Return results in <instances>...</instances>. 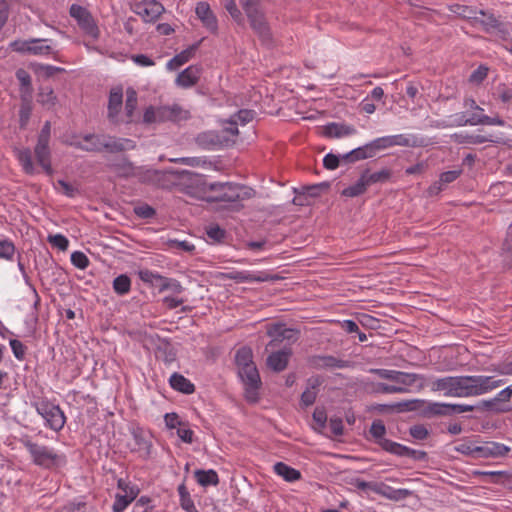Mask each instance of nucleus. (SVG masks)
<instances>
[{
  "label": "nucleus",
  "instance_id": "0eeeda50",
  "mask_svg": "<svg viewBox=\"0 0 512 512\" xmlns=\"http://www.w3.org/2000/svg\"><path fill=\"white\" fill-rule=\"evenodd\" d=\"M474 25L482 29L497 40L512 39V29L508 23L500 22L494 15L482 10L473 17Z\"/></svg>",
  "mask_w": 512,
  "mask_h": 512
},
{
  "label": "nucleus",
  "instance_id": "7c9ffc66",
  "mask_svg": "<svg viewBox=\"0 0 512 512\" xmlns=\"http://www.w3.org/2000/svg\"><path fill=\"white\" fill-rule=\"evenodd\" d=\"M273 469L277 475L288 482H294L301 477V473L298 470L286 465L283 462H277L274 464Z\"/></svg>",
  "mask_w": 512,
  "mask_h": 512
},
{
  "label": "nucleus",
  "instance_id": "b1692460",
  "mask_svg": "<svg viewBox=\"0 0 512 512\" xmlns=\"http://www.w3.org/2000/svg\"><path fill=\"white\" fill-rule=\"evenodd\" d=\"M374 492L392 501L404 500L412 494L408 489H394L384 484L374 487Z\"/></svg>",
  "mask_w": 512,
  "mask_h": 512
},
{
  "label": "nucleus",
  "instance_id": "603ef678",
  "mask_svg": "<svg viewBox=\"0 0 512 512\" xmlns=\"http://www.w3.org/2000/svg\"><path fill=\"white\" fill-rule=\"evenodd\" d=\"M237 125V120L231 117L230 120L227 122V126L224 127V129L219 133L221 135L229 137L231 139L230 143H234V139L238 135Z\"/></svg>",
  "mask_w": 512,
  "mask_h": 512
},
{
  "label": "nucleus",
  "instance_id": "473e14b6",
  "mask_svg": "<svg viewBox=\"0 0 512 512\" xmlns=\"http://www.w3.org/2000/svg\"><path fill=\"white\" fill-rule=\"evenodd\" d=\"M16 157L20 162L23 170L27 174H34L36 172L35 166L32 161L31 151L27 148L15 150Z\"/></svg>",
  "mask_w": 512,
  "mask_h": 512
},
{
  "label": "nucleus",
  "instance_id": "de8ad7c7",
  "mask_svg": "<svg viewBox=\"0 0 512 512\" xmlns=\"http://www.w3.org/2000/svg\"><path fill=\"white\" fill-rule=\"evenodd\" d=\"M138 276L143 282L154 285L156 287L159 286L160 281L163 277V276L159 275L158 273H155L148 269L140 270L138 272Z\"/></svg>",
  "mask_w": 512,
  "mask_h": 512
},
{
  "label": "nucleus",
  "instance_id": "a878e982",
  "mask_svg": "<svg viewBox=\"0 0 512 512\" xmlns=\"http://www.w3.org/2000/svg\"><path fill=\"white\" fill-rule=\"evenodd\" d=\"M238 374L245 385L259 386L260 376L254 363L239 368Z\"/></svg>",
  "mask_w": 512,
  "mask_h": 512
},
{
  "label": "nucleus",
  "instance_id": "79ce46f5",
  "mask_svg": "<svg viewBox=\"0 0 512 512\" xmlns=\"http://www.w3.org/2000/svg\"><path fill=\"white\" fill-rule=\"evenodd\" d=\"M252 357H253V355H252V351L250 348H248V347L240 348L237 351L236 356H235L238 369L241 367L253 364Z\"/></svg>",
  "mask_w": 512,
  "mask_h": 512
},
{
  "label": "nucleus",
  "instance_id": "393cba45",
  "mask_svg": "<svg viewBox=\"0 0 512 512\" xmlns=\"http://www.w3.org/2000/svg\"><path fill=\"white\" fill-rule=\"evenodd\" d=\"M422 377L415 373H406L402 371H397L396 375L393 378V385L396 387H401L405 390V393L408 392V387L416 384Z\"/></svg>",
  "mask_w": 512,
  "mask_h": 512
},
{
  "label": "nucleus",
  "instance_id": "864d4df0",
  "mask_svg": "<svg viewBox=\"0 0 512 512\" xmlns=\"http://www.w3.org/2000/svg\"><path fill=\"white\" fill-rule=\"evenodd\" d=\"M224 7L235 21H237L238 23L242 22V13L238 9L235 0H224Z\"/></svg>",
  "mask_w": 512,
  "mask_h": 512
},
{
  "label": "nucleus",
  "instance_id": "3c124183",
  "mask_svg": "<svg viewBox=\"0 0 512 512\" xmlns=\"http://www.w3.org/2000/svg\"><path fill=\"white\" fill-rule=\"evenodd\" d=\"M502 250L505 260L512 266V224L508 227L507 236L503 243Z\"/></svg>",
  "mask_w": 512,
  "mask_h": 512
},
{
  "label": "nucleus",
  "instance_id": "6e6552de",
  "mask_svg": "<svg viewBox=\"0 0 512 512\" xmlns=\"http://www.w3.org/2000/svg\"><path fill=\"white\" fill-rule=\"evenodd\" d=\"M188 117V111L177 104L157 108L150 106L144 112L143 122L145 124L161 123L165 121L177 122L185 120Z\"/></svg>",
  "mask_w": 512,
  "mask_h": 512
},
{
  "label": "nucleus",
  "instance_id": "a18cd8bd",
  "mask_svg": "<svg viewBox=\"0 0 512 512\" xmlns=\"http://www.w3.org/2000/svg\"><path fill=\"white\" fill-rule=\"evenodd\" d=\"M15 254V246L12 241L7 238H0V258L12 260Z\"/></svg>",
  "mask_w": 512,
  "mask_h": 512
},
{
  "label": "nucleus",
  "instance_id": "69168bd1",
  "mask_svg": "<svg viewBox=\"0 0 512 512\" xmlns=\"http://www.w3.org/2000/svg\"><path fill=\"white\" fill-rule=\"evenodd\" d=\"M391 139L393 142V147L394 146L409 147V146L414 145V142L412 141V139L405 134L391 135Z\"/></svg>",
  "mask_w": 512,
  "mask_h": 512
},
{
  "label": "nucleus",
  "instance_id": "20e7f679",
  "mask_svg": "<svg viewBox=\"0 0 512 512\" xmlns=\"http://www.w3.org/2000/svg\"><path fill=\"white\" fill-rule=\"evenodd\" d=\"M21 443L36 466L50 469L64 466L67 462L66 456L63 453L52 447L36 443L29 436L23 437Z\"/></svg>",
  "mask_w": 512,
  "mask_h": 512
},
{
  "label": "nucleus",
  "instance_id": "09e8293b",
  "mask_svg": "<svg viewBox=\"0 0 512 512\" xmlns=\"http://www.w3.org/2000/svg\"><path fill=\"white\" fill-rule=\"evenodd\" d=\"M158 287L160 291L171 290L172 292L177 294L183 291V287L179 281L165 277H162Z\"/></svg>",
  "mask_w": 512,
  "mask_h": 512
},
{
  "label": "nucleus",
  "instance_id": "0e129e2a",
  "mask_svg": "<svg viewBox=\"0 0 512 512\" xmlns=\"http://www.w3.org/2000/svg\"><path fill=\"white\" fill-rule=\"evenodd\" d=\"M133 437L139 450L149 452L151 444L145 439L141 431L134 430Z\"/></svg>",
  "mask_w": 512,
  "mask_h": 512
},
{
  "label": "nucleus",
  "instance_id": "f704fd0d",
  "mask_svg": "<svg viewBox=\"0 0 512 512\" xmlns=\"http://www.w3.org/2000/svg\"><path fill=\"white\" fill-rule=\"evenodd\" d=\"M362 174L365 177L368 186L376 183L386 182L391 176L390 171L387 169H382L374 173H369V171H365Z\"/></svg>",
  "mask_w": 512,
  "mask_h": 512
},
{
  "label": "nucleus",
  "instance_id": "423d86ee",
  "mask_svg": "<svg viewBox=\"0 0 512 512\" xmlns=\"http://www.w3.org/2000/svg\"><path fill=\"white\" fill-rule=\"evenodd\" d=\"M208 188L210 191L218 192L214 197L216 201L234 203L250 199L254 195L253 189L233 183L213 182L208 185Z\"/></svg>",
  "mask_w": 512,
  "mask_h": 512
},
{
  "label": "nucleus",
  "instance_id": "6ab92c4d",
  "mask_svg": "<svg viewBox=\"0 0 512 512\" xmlns=\"http://www.w3.org/2000/svg\"><path fill=\"white\" fill-rule=\"evenodd\" d=\"M195 12L197 17L201 20L203 25L208 30H210L211 32H215L217 30V19L213 12L211 11L208 3L199 2L196 6Z\"/></svg>",
  "mask_w": 512,
  "mask_h": 512
},
{
  "label": "nucleus",
  "instance_id": "2eb2a0df",
  "mask_svg": "<svg viewBox=\"0 0 512 512\" xmlns=\"http://www.w3.org/2000/svg\"><path fill=\"white\" fill-rule=\"evenodd\" d=\"M221 279L234 280L237 283L265 282L268 276L264 273H252L250 271H230L220 274Z\"/></svg>",
  "mask_w": 512,
  "mask_h": 512
},
{
  "label": "nucleus",
  "instance_id": "a211bd4d",
  "mask_svg": "<svg viewBox=\"0 0 512 512\" xmlns=\"http://www.w3.org/2000/svg\"><path fill=\"white\" fill-rule=\"evenodd\" d=\"M251 27L259 35L264 42H268L271 38L270 28L264 18V15L258 10L252 13L251 16H247Z\"/></svg>",
  "mask_w": 512,
  "mask_h": 512
},
{
  "label": "nucleus",
  "instance_id": "bb28decb",
  "mask_svg": "<svg viewBox=\"0 0 512 512\" xmlns=\"http://www.w3.org/2000/svg\"><path fill=\"white\" fill-rule=\"evenodd\" d=\"M451 139L457 144H471V145L483 144L488 141H491L489 138H487L484 135L469 134L467 132L454 133L451 135Z\"/></svg>",
  "mask_w": 512,
  "mask_h": 512
},
{
  "label": "nucleus",
  "instance_id": "58836bf2",
  "mask_svg": "<svg viewBox=\"0 0 512 512\" xmlns=\"http://www.w3.org/2000/svg\"><path fill=\"white\" fill-rule=\"evenodd\" d=\"M449 125L453 127L477 126V119L475 117H466L464 113H457L449 117Z\"/></svg>",
  "mask_w": 512,
  "mask_h": 512
},
{
  "label": "nucleus",
  "instance_id": "4d7b16f0",
  "mask_svg": "<svg viewBox=\"0 0 512 512\" xmlns=\"http://www.w3.org/2000/svg\"><path fill=\"white\" fill-rule=\"evenodd\" d=\"M313 421L315 423L313 428L317 431H321L326 426L327 415L325 411L318 408L315 409L313 412Z\"/></svg>",
  "mask_w": 512,
  "mask_h": 512
},
{
  "label": "nucleus",
  "instance_id": "e433bc0d",
  "mask_svg": "<svg viewBox=\"0 0 512 512\" xmlns=\"http://www.w3.org/2000/svg\"><path fill=\"white\" fill-rule=\"evenodd\" d=\"M455 450L461 454L478 458L479 445L470 440H462L455 446Z\"/></svg>",
  "mask_w": 512,
  "mask_h": 512
},
{
  "label": "nucleus",
  "instance_id": "5fc2aeb1",
  "mask_svg": "<svg viewBox=\"0 0 512 512\" xmlns=\"http://www.w3.org/2000/svg\"><path fill=\"white\" fill-rule=\"evenodd\" d=\"M207 236L213 242H220L225 237V231L218 225H209L206 229Z\"/></svg>",
  "mask_w": 512,
  "mask_h": 512
},
{
  "label": "nucleus",
  "instance_id": "9b49d317",
  "mask_svg": "<svg viewBox=\"0 0 512 512\" xmlns=\"http://www.w3.org/2000/svg\"><path fill=\"white\" fill-rule=\"evenodd\" d=\"M138 180L143 184L161 189H169L173 185L170 171L153 169L148 166H140Z\"/></svg>",
  "mask_w": 512,
  "mask_h": 512
},
{
  "label": "nucleus",
  "instance_id": "a19ab883",
  "mask_svg": "<svg viewBox=\"0 0 512 512\" xmlns=\"http://www.w3.org/2000/svg\"><path fill=\"white\" fill-rule=\"evenodd\" d=\"M196 49H197L196 46H190L189 48L183 50L179 54L170 58L166 64H185L186 62H188L192 59V57L195 54Z\"/></svg>",
  "mask_w": 512,
  "mask_h": 512
},
{
  "label": "nucleus",
  "instance_id": "c03bdc74",
  "mask_svg": "<svg viewBox=\"0 0 512 512\" xmlns=\"http://www.w3.org/2000/svg\"><path fill=\"white\" fill-rule=\"evenodd\" d=\"M55 512H96V510L85 502H73L57 509Z\"/></svg>",
  "mask_w": 512,
  "mask_h": 512
},
{
  "label": "nucleus",
  "instance_id": "dca6fc26",
  "mask_svg": "<svg viewBox=\"0 0 512 512\" xmlns=\"http://www.w3.org/2000/svg\"><path fill=\"white\" fill-rule=\"evenodd\" d=\"M312 363L314 367L318 369L327 370L344 369L352 367L353 365L350 361L339 359L330 355L314 357Z\"/></svg>",
  "mask_w": 512,
  "mask_h": 512
},
{
  "label": "nucleus",
  "instance_id": "052dcab7",
  "mask_svg": "<svg viewBox=\"0 0 512 512\" xmlns=\"http://www.w3.org/2000/svg\"><path fill=\"white\" fill-rule=\"evenodd\" d=\"M56 189L68 197H74L77 194V189L64 180L57 181Z\"/></svg>",
  "mask_w": 512,
  "mask_h": 512
},
{
  "label": "nucleus",
  "instance_id": "412c9836",
  "mask_svg": "<svg viewBox=\"0 0 512 512\" xmlns=\"http://www.w3.org/2000/svg\"><path fill=\"white\" fill-rule=\"evenodd\" d=\"M290 355L291 350L289 348L273 352L267 358V366L273 371L280 372L286 368Z\"/></svg>",
  "mask_w": 512,
  "mask_h": 512
},
{
  "label": "nucleus",
  "instance_id": "f8f14e48",
  "mask_svg": "<svg viewBox=\"0 0 512 512\" xmlns=\"http://www.w3.org/2000/svg\"><path fill=\"white\" fill-rule=\"evenodd\" d=\"M267 334L272 338L267 345V349L275 348L279 343L284 341L291 344L298 339V331L292 328H287L283 324L269 325L267 328Z\"/></svg>",
  "mask_w": 512,
  "mask_h": 512
},
{
  "label": "nucleus",
  "instance_id": "ddd939ff",
  "mask_svg": "<svg viewBox=\"0 0 512 512\" xmlns=\"http://www.w3.org/2000/svg\"><path fill=\"white\" fill-rule=\"evenodd\" d=\"M230 138L221 135L216 131H206L197 135L195 141L197 145L205 150H217L221 147L230 145Z\"/></svg>",
  "mask_w": 512,
  "mask_h": 512
},
{
  "label": "nucleus",
  "instance_id": "774afa93",
  "mask_svg": "<svg viewBox=\"0 0 512 512\" xmlns=\"http://www.w3.org/2000/svg\"><path fill=\"white\" fill-rule=\"evenodd\" d=\"M410 435L416 440H423L428 436V430L423 425H414L410 428Z\"/></svg>",
  "mask_w": 512,
  "mask_h": 512
},
{
  "label": "nucleus",
  "instance_id": "9d476101",
  "mask_svg": "<svg viewBox=\"0 0 512 512\" xmlns=\"http://www.w3.org/2000/svg\"><path fill=\"white\" fill-rule=\"evenodd\" d=\"M34 406L37 413L45 420L47 427L56 432L64 427L66 417L59 406L46 401L35 403Z\"/></svg>",
  "mask_w": 512,
  "mask_h": 512
},
{
  "label": "nucleus",
  "instance_id": "c9c22d12",
  "mask_svg": "<svg viewBox=\"0 0 512 512\" xmlns=\"http://www.w3.org/2000/svg\"><path fill=\"white\" fill-rule=\"evenodd\" d=\"M178 493L180 496V505L187 512H197L193 500L184 484L179 485Z\"/></svg>",
  "mask_w": 512,
  "mask_h": 512
},
{
  "label": "nucleus",
  "instance_id": "338daca9",
  "mask_svg": "<svg viewBox=\"0 0 512 512\" xmlns=\"http://www.w3.org/2000/svg\"><path fill=\"white\" fill-rule=\"evenodd\" d=\"M10 347L12 349L14 356L18 360H22L24 358L26 349L25 346L20 341L16 339L10 340Z\"/></svg>",
  "mask_w": 512,
  "mask_h": 512
},
{
  "label": "nucleus",
  "instance_id": "37998d69",
  "mask_svg": "<svg viewBox=\"0 0 512 512\" xmlns=\"http://www.w3.org/2000/svg\"><path fill=\"white\" fill-rule=\"evenodd\" d=\"M426 412L430 415L434 416H449L450 409L449 404L439 403V402H431L427 405Z\"/></svg>",
  "mask_w": 512,
  "mask_h": 512
},
{
  "label": "nucleus",
  "instance_id": "5701e85b",
  "mask_svg": "<svg viewBox=\"0 0 512 512\" xmlns=\"http://www.w3.org/2000/svg\"><path fill=\"white\" fill-rule=\"evenodd\" d=\"M355 133L356 129L353 126L339 123H330L323 128V134L329 138H342Z\"/></svg>",
  "mask_w": 512,
  "mask_h": 512
},
{
  "label": "nucleus",
  "instance_id": "aec40b11",
  "mask_svg": "<svg viewBox=\"0 0 512 512\" xmlns=\"http://www.w3.org/2000/svg\"><path fill=\"white\" fill-rule=\"evenodd\" d=\"M115 173L122 178H138L140 166H135L127 158H120L112 164Z\"/></svg>",
  "mask_w": 512,
  "mask_h": 512
},
{
  "label": "nucleus",
  "instance_id": "2f4dec72",
  "mask_svg": "<svg viewBox=\"0 0 512 512\" xmlns=\"http://www.w3.org/2000/svg\"><path fill=\"white\" fill-rule=\"evenodd\" d=\"M195 478L199 485L203 487L216 486L219 483L217 473L212 470H196L194 472Z\"/></svg>",
  "mask_w": 512,
  "mask_h": 512
},
{
  "label": "nucleus",
  "instance_id": "f3484780",
  "mask_svg": "<svg viewBox=\"0 0 512 512\" xmlns=\"http://www.w3.org/2000/svg\"><path fill=\"white\" fill-rule=\"evenodd\" d=\"M511 448L498 442H486L479 445L478 458H499L507 455Z\"/></svg>",
  "mask_w": 512,
  "mask_h": 512
},
{
  "label": "nucleus",
  "instance_id": "c756f323",
  "mask_svg": "<svg viewBox=\"0 0 512 512\" xmlns=\"http://www.w3.org/2000/svg\"><path fill=\"white\" fill-rule=\"evenodd\" d=\"M370 142L365 144L364 146L353 149L352 151L344 154L342 158L347 162H355L358 160H363L367 158H372L375 156L373 149H370Z\"/></svg>",
  "mask_w": 512,
  "mask_h": 512
},
{
  "label": "nucleus",
  "instance_id": "1a4fd4ad",
  "mask_svg": "<svg viewBox=\"0 0 512 512\" xmlns=\"http://www.w3.org/2000/svg\"><path fill=\"white\" fill-rule=\"evenodd\" d=\"M69 14L77 22L78 27L85 36L92 40L99 38L100 30L97 22L86 7L79 4H72L69 9Z\"/></svg>",
  "mask_w": 512,
  "mask_h": 512
},
{
  "label": "nucleus",
  "instance_id": "4468645a",
  "mask_svg": "<svg viewBox=\"0 0 512 512\" xmlns=\"http://www.w3.org/2000/svg\"><path fill=\"white\" fill-rule=\"evenodd\" d=\"M134 11L145 22H154L165 11V8L157 0H143L135 5Z\"/></svg>",
  "mask_w": 512,
  "mask_h": 512
},
{
  "label": "nucleus",
  "instance_id": "39448f33",
  "mask_svg": "<svg viewBox=\"0 0 512 512\" xmlns=\"http://www.w3.org/2000/svg\"><path fill=\"white\" fill-rule=\"evenodd\" d=\"M370 434L375 439L376 443H378L385 451L394 455L411 457L414 459H422L426 455L425 452L416 451L400 443L386 439L384 437L386 434V427L381 420L373 421L370 427Z\"/></svg>",
  "mask_w": 512,
  "mask_h": 512
},
{
  "label": "nucleus",
  "instance_id": "c85d7f7f",
  "mask_svg": "<svg viewBox=\"0 0 512 512\" xmlns=\"http://www.w3.org/2000/svg\"><path fill=\"white\" fill-rule=\"evenodd\" d=\"M169 383L174 390L179 392L185 394H191L194 392V385L191 381L179 373H173L170 376Z\"/></svg>",
  "mask_w": 512,
  "mask_h": 512
},
{
  "label": "nucleus",
  "instance_id": "f257e3e1",
  "mask_svg": "<svg viewBox=\"0 0 512 512\" xmlns=\"http://www.w3.org/2000/svg\"><path fill=\"white\" fill-rule=\"evenodd\" d=\"M503 384L502 379L484 375L446 376L432 379L429 383L432 391L443 392L445 396L458 398L480 396Z\"/></svg>",
  "mask_w": 512,
  "mask_h": 512
},
{
  "label": "nucleus",
  "instance_id": "7ed1b4c3",
  "mask_svg": "<svg viewBox=\"0 0 512 512\" xmlns=\"http://www.w3.org/2000/svg\"><path fill=\"white\" fill-rule=\"evenodd\" d=\"M123 105V89L121 86L113 87L110 90L108 101V118L115 124L130 123L134 121L133 115L137 107V93L129 88L126 91L125 114L120 115Z\"/></svg>",
  "mask_w": 512,
  "mask_h": 512
},
{
  "label": "nucleus",
  "instance_id": "680f3d73",
  "mask_svg": "<svg viewBox=\"0 0 512 512\" xmlns=\"http://www.w3.org/2000/svg\"><path fill=\"white\" fill-rule=\"evenodd\" d=\"M511 397H512V386L509 385L505 389L501 390L493 400L485 401L484 403L487 407H490L496 401H501V402L509 401Z\"/></svg>",
  "mask_w": 512,
  "mask_h": 512
},
{
  "label": "nucleus",
  "instance_id": "4be33fe9",
  "mask_svg": "<svg viewBox=\"0 0 512 512\" xmlns=\"http://www.w3.org/2000/svg\"><path fill=\"white\" fill-rule=\"evenodd\" d=\"M48 144L49 143L47 142L38 140L34 152L38 164L48 175H51L53 170L50 163V150Z\"/></svg>",
  "mask_w": 512,
  "mask_h": 512
},
{
  "label": "nucleus",
  "instance_id": "f03ea898",
  "mask_svg": "<svg viewBox=\"0 0 512 512\" xmlns=\"http://www.w3.org/2000/svg\"><path fill=\"white\" fill-rule=\"evenodd\" d=\"M85 143L81 142L76 136L66 140L70 146L76 147L87 152H122L132 150L136 147L133 140L127 138H116L109 135L86 134L83 137Z\"/></svg>",
  "mask_w": 512,
  "mask_h": 512
},
{
  "label": "nucleus",
  "instance_id": "13d9d810",
  "mask_svg": "<svg viewBox=\"0 0 512 512\" xmlns=\"http://www.w3.org/2000/svg\"><path fill=\"white\" fill-rule=\"evenodd\" d=\"M31 44H33L32 39L15 40L10 46L13 51L30 54Z\"/></svg>",
  "mask_w": 512,
  "mask_h": 512
},
{
  "label": "nucleus",
  "instance_id": "4c0bfd02",
  "mask_svg": "<svg viewBox=\"0 0 512 512\" xmlns=\"http://www.w3.org/2000/svg\"><path fill=\"white\" fill-rule=\"evenodd\" d=\"M131 280L127 275H119L113 281V289L119 295H125L130 291Z\"/></svg>",
  "mask_w": 512,
  "mask_h": 512
},
{
  "label": "nucleus",
  "instance_id": "ea45409f",
  "mask_svg": "<svg viewBox=\"0 0 512 512\" xmlns=\"http://www.w3.org/2000/svg\"><path fill=\"white\" fill-rule=\"evenodd\" d=\"M30 54L32 55H44L49 54L53 48L48 44L46 39H32Z\"/></svg>",
  "mask_w": 512,
  "mask_h": 512
},
{
  "label": "nucleus",
  "instance_id": "49530a36",
  "mask_svg": "<svg viewBox=\"0 0 512 512\" xmlns=\"http://www.w3.org/2000/svg\"><path fill=\"white\" fill-rule=\"evenodd\" d=\"M370 144V149H373L375 155L381 150L393 147L391 135L376 138L373 141H371Z\"/></svg>",
  "mask_w": 512,
  "mask_h": 512
},
{
  "label": "nucleus",
  "instance_id": "bf43d9fd",
  "mask_svg": "<svg viewBox=\"0 0 512 512\" xmlns=\"http://www.w3.org/2000/svg\"><path fill=\"white\" fill-rule=\"evenodd\" d=\"M131 501L127 498L125 494H117L115 498V502L112 506L113 512H123Z\"/></svg>",
  "mask_w": 512,
  "mask_h": 512
},
{
  "label": "nucleus",
  "instance_id": "6e6d98bb",
  "mask_svg": "<svg viewBox=\"0 0 512 512\" xmlns=\"http://www.w3.org/2000/svg\"><path fill=\"white\" fill-rule=\"evenodd\" d=\"M71 262L75 267L79 269H85L89 265L88 257L80 251H75L71 254Z\"/></svg>",
  "mask_w": 512,
  "mask_h": 512
},
{
  "label": "nucleus",
  "instance_id": "8fccbe9b",
  "mask_svg": "<svg viewBox=\"0 0 512 512\" xmlns=\"http://www.w3.org/2000/svg\"><path fill=\"white\" fill-rule=\"evenodd\" d=\"M372 391L375 393H382V394L405 393V390L403 388L396 387V385L385 384V383L374 384Z\"/></svg>",
  "mask_w": 512,
  "mask_h": 512
},
{
  "label": "nucleus",
  "instance_id": "72a5a7b5",
  "mask_svg": "<svg viewBox=\"0 0 512 512\" xmlns=\"http://www.w3.org/2000/svg\"><path fill=\"white\" fill-rule=\"evenodd\" d=\"M368 187L369 186L366 183V179L362 174L355 184L345 188L342 191V195L346 197H357L362 195Z\"/></svg>",
  "mask_w": 512,
  "mask_h": 512
},
{
  "label": "nucleus",
  "instance_id": "e2e57ef3",
  "mask_svg": "<svg viewBox=\"0 0 512 512\" xmlns=\"http://www.w3.org/2000/svg\"><path fill=\"white\" fill-rule=\"evenodd\" d=\"M48 240L51 245L59 248L60 250H66L69 244L68 239L61 234L50 235Z\"/></svg>",
  "mask_w": 512,
  "mask_h": 512
},
{
  "label": "nucleus",
  "instance_id": "cd10ccee",
  "mask_svg": "<svg viewBox=\"0 0 512 512\" xmlns=\"http://www.w3.org/2000/svg\"><path fill=\"white\" fill-rule=\"evenodd\" d=\"M199 75L200 72L197 66H187V68L178 75L176 81L179 86L190 87L197 82Z\"/></svg>",
  "mask_w": 512,
  "mask_h": 512
}]
</instances>
